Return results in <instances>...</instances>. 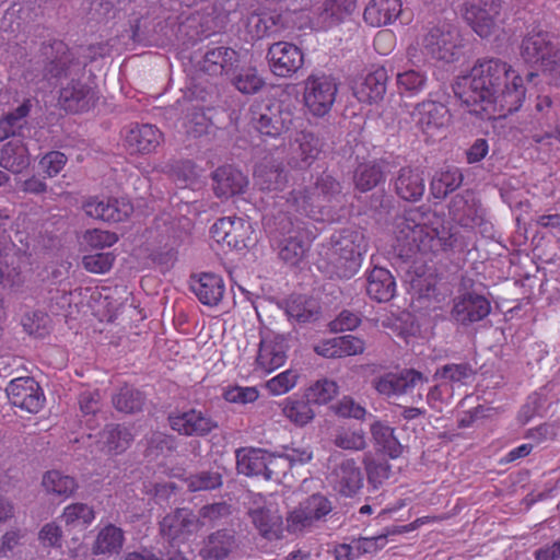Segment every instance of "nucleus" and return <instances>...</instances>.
<instances>
[{
	"mask_svg": "<svg viewBox=\"0 0 560 560\" xmlns=\"http://www.w3.org/2000/svg\"><path fill=\"white\" fill-rule=\"evenodd\" d=\"M454 91L466 109L483 120L505 118L517 112L526 97L523 77L499 58L478 59Z\"/></svg>",
	"mask_w": 560,
	"mask_h": 560,
	"instance_id": "f257e3e1",
	"label": "nucleus"
},
{
	"mask_svg": "<svg viewBox=\"0 0 560 560\" xmlns=\"http://www.w3.org/2000/svg\"><path fill=\"white\" fill-rule=\"evenodd\" d=\"M341 192V186L331 175L323 173L314 184L299 186L290 192L288 211L277 215L265 217L264 226L271 242L277 243L280 258L292 266L298 265L308 249L302 240L300 221H293L291 212L324 221Z\"/></svg>",
	"mask_w": 560,
	"mask_h": 560,
	"instance_id": "f03ea898",
	"label": "nucleus"
},
{
	"mask_svg": "<svg viewBox=\"0 0 560 560\" xmlns=\"http://www.w3.org/2000/svg\"><path fill=\"white\" fill-rule=\"evenodd\" d=\"M396 240L400 254H436L454 247L455 237L435 212L424 207L406 210L397 223Z\"/></svg>",
	"mask_w": 560,
	"mask_h": 560,
	"instance_id": "7ed1b4c3",
	"label": "nucleus"
},
{
	"mask_svg": "<svg viewBox=\"0 0 560 560\" xmlns=\"http://www.w3.org/2000/svg\"><path fill=\"white\" fill-rule=\"evenodd\" d=\"M369 243L360 229L347 228L334 234L318 264V269L329 278L350 279L360 269Z\"/></svg>",
	"mask_w": 560,
	"mask_h": 560,
	"instance_id": "20e7f679",
	"label": "nucleus"
},
{
	"mask_svg": "<svg viewBox=\"0 0 560 560\" xmlns=\"http://www.w3.org/2000/svg\"><path fill=\"white\" fill-rule=\"evenodd\" d=\"M299 119L296 105L291 101L255 103L250 106L252 125L265 137L282 136L294 128Z\"/></svg>",
	"mask_w": 560,
	"mask_h": 560,
	"instance_id": "39448f33",
	"label": "nucleus"
},
{
	"mask_svg": "<svg viewBox=\"0 0 560 560\" xmlns=\"http://www.w3.org/2000/svg\"><path fill=\"white\" fill-rule=\"evenodd\" d=\"M339 92L337 79L325 72L311 73L303 81L302 102L307 114L324 118L331 112Z\"/></svg>",
	"mask_w": 560,
	"mask_h": 560,
	"instance_id": "423d86ee",
	"label": "nucleus"
},
{
	"mask_svg": "<svg viewBox=\"0 0 560 560\" xmlns=\"http://www.w3.org/2000/svg\"><path fill=\"white\" fill-rule=\"evenodd\" d=\"M421 52L424 57L444 63L458 61L463 55V39L452 26L432 27L421 39Z\"/></svg>",
	"mask_w": 560,
	"mask_h": 560,
	"instance_id": "0eeeda50",
	"label": "nucleus"
},
{
	"mask_svg": "<svg viewBox=\"0 0 560 560\" xmlns=\"http://www.w3.org/2000/svg\"><path fill=\"white\" fill-rule=\"evenodd\" d=\"M211 237L231 249L242 250L253 243L252 223L241 217L230 215L218 219L210 229Z\"/></svg>",
	"mask_w": 560,
	"mask_h": 560,
	"instance_id": "6e6552de",
	"label": "nucleus"
},
{
	"mask_svg": "<svg viewBox=\"0 0 560 560\" xmlns=\"http://www.w3.org/2000/svg\"><path fill=\"white\" fill-rule=\"evenodd\" d=\"M289 343L283 335L266 334L261 336L254 361V372L268 375L283 366L288 359Z\"/></svg>",
	"mask_w": 560,
	"mask_h": 560,
	"instance_id": "1a4fd4ad",
	"label": "nucleus"
},
{
	"mask_svg": "<svg viewBox=\"0 0 560 560\" xmlns=\"http://www.w3.org/2000/svg\"><path fill=\"white\" fill-rule=\"evenodd\" d=\"M559 54L560 48L548 32H530L522 40L521 55L527 63L548 69L557 62Z\"/></svg>",
	"mask_w": 560,
	"mask_h": 560,
	"instance_id": "9d476101",
	"label": "nucleus"
},
{
	"mask_svg": "<svg viewBox=\"0 0 560 560\" xmlns=\"http://www.w3.org/2000/svg\"><path fill=\"white\" fill-rule=\"evenodd\" d=\"M270 71L278 78L293 77L304 65V52L289 42L273 43L267 51Z\"/></svg>",
	"mask_w": 560,
	"mask_h": 560,
	"instance_id": "9b49d317",
	"label": "nucleus"
},
{
	"mask_svg": "<svg viewBox=\"0 0 560 560\" xmlns=\"http://www.w3.org/2000/svg\"><path fill=\"white\" fill-rule=\"evenodd\" d=\"M203 523L189 509H176L161 522L160 528L164 537L173 542H186L202 528Z\"/></svg>",
	"mask_w": 560,
	"mask_h": 560,
	"instance_id": "f8f14e48",
	"label": "nucleus"
},
{
	"mask_svg": "<svg viewBox=\"0 0 560 560\" xmlns=\"http://www.w3.org/2000/svg\"><path fill=\"white\" fill-rule=\"evenodd\" d=\"M5 392L12 406L21 410L37 413L44 407V392L33 377H18L12 380Z\"/></svg>",
	"mask_w": 560,
	"mask_h": 560,
	"instance_id": "ddd939ff",
	"label": "nucleus"
},
{
	"mask_svg": "<svg viewBox=\"0 0 560 560\" xmlns=\"http://www.w3.org/2000/svg\"><path fill=\"white\" fill-rule=\"evenodd\" d=\"M83 210L90 218L104 222H122L133 212V206L127 198L90 197L83 203Z\"/></svg>",
	"mask_w": 560,
	"mask_h": 560,
	"instance_id": "4468645a",
	"label": "nucleus"
},
{
	"mask_svg": "<svg viewBox=\"0 0 560 560\" xmlns=\"http://www.w3.org/2000/svg\"><path fill=\"white\" fill-rule=\"evenodd\" d=\"M95 91L81 80H70L61 85L58 105L67 113L80 114L89 112L97 102Z\"/></svg>",
	"mask_w": 560,
	"mask_h": 560,
	"instance_id": "2eb2a0df",
	"label": "nucleus"
},
{
	"mask_svg": "<svg viewBox=\"0 0 560 560\" xmlns=\"http://www.w3.org/2000/svg\"><path fill=\"white\" fill-rule=\"evenodd\" d=\"M427 381L423 374L415 369H404L398 373H387L374 383L378 394L388 398L411 395L418 384Z\"/></svg>",
	"mask_w": 560,
	"mask_h": 560,
	"instance_id": "dca6fc26",
	"label": "nucleus"
},
{
	"mask_svg": "<svg viewBox=\"0 0 560 560\" xmlns=\"http://www.w3.org/2000/svg\"><path fill=\"white\" fill-rule=\"evenodd\" d=\"M412 116L421 131L430 137L446 128L451 121L447 106L432 100L417 104Z\"/></svg>",
	"mask_w": 560,
	"mask_h": 560,
	"instance_id": "f3484780",
	"label": "nucleus"
},
{
	"mask_svg": "<svg viewBox=\"0 0 560 560\" xmlns=\"http://www.w3.org/2000/svg\"><path fill=\"white\" fill-rule=\"evenodd\" d=\"M501 7L502 0H479L465 9L464 16L480 37L487 38L495 30Z\"/></svg>",
	"mask_w": 560,
	"mask_h": 560,
	"instance_id": "a211bd4d",
	"label": "nucleus"
},
{
	"mask_svg": "<svg viewBox=\"0 0 560 560\" xmlns=\"http://www.w3.org/2000/svg\"><path fill=\"white\" fill-rule=\"evenodd\" d=\"M450 215L462 228L474 230L485 225V210L472 192L456 195L450 205Z\"/></svg>",
	"mask_w": 560,
	"mask_h": 560,
	"instance_id": "6ab92c4d",
	"label": "nucleus"
},
{
	"mask_svg": "<svg viewBox=\"0 0 560 560\" xmlns=\"http://www.w3.org/2000/svg\"><path fill=\"white\" fill-rule=\"evenodd\" d=\"M168 422L174 431L186 436H205L217 428V422L209 415L196 408L171 413Z\"/></svg>",
	"mask_w": 560,
	"mask_h": 560,
	"instance_id": "aec40b11",
	"label": "nucleus"
},
{
	"mask_svg": "<svg viewBox=\"0 0 560 560\" xmlns=\"http://www.w3.org/2000/svg\"><path fill=\"white\" fill-rule=\"evenodd\" d=\"M491 312L490 301L475 292H467L454 301L453 318L462 325H469L485 319Z\"/></svg>",
	"mask_w": 560,
	"mask_h": 560,
	"instance_id": "412c9836",
	"label": "nucleus"
},
{
	"mask_svg": "<svg viewBox=\"0 0 560 560\" xmlns=\"http://www.w3.org/2000/svg\"><path fill=\"white\" fill-rule=\"evenodd\" d=\"M124 141L130 153L149 154L163 141L162 131L151 124H135L126 129Z\"/></svg>",
	"mask_w": 560,
	"mask_h": 560,
	"instance_id": "4be33fe9",
	"label": "nucleus"
},
{
	"mask_svg": "<svg viewBox=\"0 0 560 560\" xmlns=\"http://www.w3.org/2000/svg\"><path fill=\"white\" fill-rule=\"evenodd\" d=\"M213 192L220 199L242 195L248 187L247 176L232 165H222L212 172Z\"/></svg>",
	"mask_w": 560,
	"mask_h": 560,
	"instance_id": "5701e85b",
	"label": "nucleus"
},
{
	"mask_svg": "<svg viewBox=\"0 0 560 560\" xmlns=\"http://www.w3.org/2000/svg\"><path fill=\"white\" fill-rule=\"evenodd\" d=\"M389 75L384 66H378L352 86L354 97L364 104H373L383 100Z\"/></svg>",
	"mask_w": 560,
	"mask_h": 560,
	"instance_id": "b1692460",
	"label": "nucleus"
},
{
	"mask_svg": "<svg viewBox=\"0 0 560 560\" xmlns=\"http://www.w3.org/2000/svg\"><path fill=\"white\" fill-rule=\"evenodd\" d=\"M190 289L201 304L212 307L222 301L225 283L220 275L202 272L191 277Z\"/></svg>",
	"mask_w": 560,
	"mask_h": 560,
	"instance_id": "393cba45",
	"label": "nucleus"
},
{
	"mask_svg": "<svg viewBox=\"0 0 560 560\" xmlns=\"http://www.w3.org/2000/svg\"><path fill=\"white\" fill-rule=\"evenodd\" d=\"M362 470L353 459L342 460L332 472L334 488L343 497L355 495L363 487Z\"/></svg>",
	"mask_w": 560,
	"mask_h": 560,
	"instance_id": "a878e982",
	"label": "nucleus"
},
{
	"mask_svg": "<svg viewBox=\"0 0 560 560\" xmlns=\"http://www.w3.org/2000/svg\"><path fill=\"white\" fill-rule=\"evenodd\" d=\"M238 62L236 50L219 46L209 49L201 61V70L210 75L230 74Z\"/></svg>",
	"mask_w": 560,
	"mask_h": 560,
	"instance_id": "bb28decb",
	"label": "nucleus"
},
{
	"mask_svg": "<svg viewBox=\"0 0 560 560\" xmlns=\"http://www.w3.org/2000/svg\"><path fill=\"white\" fill-rule=\"evenodd\" d=\"M264 506L252 509L249 515L253 523L267 539H279L282 535V516L272 503H266Z\"/></svg>",
	"mask_w": 560,
	"mask_h": 560,
	"instance_id": "cd10ccee",
	"label": "nucleus"
},
{
	"mask_svg": "<svg viewBox=\"0 0 560 560\" xmlns=\"http://www.w3.org/2000/svg\"><path fill=\"white\" fill-rule=\"evenodd\" d=\"M357 8V0H324L317 12V23L330 28L343 23Z\"/></svg>",
	"mask_w": 560,
	"mask_h": 560,
	"instance_id": "c85d7f7f",
	"label": "nucleus"
},
{
	"mask_svg": "<svg viewBox=\"0 0 560 560\" xmlns=\"http://www.w3.org/2000/svg\"><path fill=\"white\" fill-rule=\"evenodd\" d=\"M366 293L380 303L390 301L396 293V281L392 272L382 267H374L368 275Z\"/></svg>",
	"mask_w": 560,
	"mask_h": 560,
	"instance_id": "c756f323",
	"label": "nucleus"
},
{
	"mask_svg": "<svg viewBox=\"0 0 560 560\" xmlns=\"http://www.w3.org/2000/svg\"><path fill=\"white\" fill-rule=\"evenodd\" d=\"M424 178L419 168H400L395 180L396 194L404 200L418 201L424 194Z\"/></svg>",
	"mask_w": 560,
	"mask_h": 560,
	"instance_id": "7c9ffc66",
	"label": "nucleus"
},
{
	"mask_svg": "<svg viewBox=\"0 0 560 560\" xmlns=\"http://www.w3.org/2000/svg\"><path fill=\"white\" fill-rule=\"evenodd\" d=\"M248 32L255 38H264L279 33L284 28L283 16L276 10L254 12L247 19Z\"/></svg>",
	"mask_w": 560,
	"mask_h": 560,
	"instance_id": "2f4dec72",
	"label": "nucleus"
},
{
	"mask_svg": "<svg viewBox=\"0 0 560 560\" xmlns=\"http://www.w3.org/2000/svg\"><path fill=\"white\" fill-rule=\"evenodd\" d=\"M401 13L400 0H371L366 5L364 21L374 27L393 23Z\"/></svg>",
	"mask_w": 560,
	"mask_h": 560,
	"instance_id": "473e14b6",
	"label": "nucleus"
},
{
	"mask_svg": "<svg viewBox=\"0 0 560 560\" xmlns=\"http://www.w3.org/2000/svg\"><path fill=\"white\" fill-rule=\"evenodd\" d=\"M234 546V534L228 529H219L207 537L199 553L202 560H224Z\"/></svg>",
	"mask_w": 560,
	"mask_h": 560,
	"instance_id": "72a5a7b5",
	"label": "nucleus"
},
{
	"mask_svg": "<svg viewBox=\"0 0 560 560\" xmlns=\"http://www.w3.org/2000/svg\"><path fill=\"white\" fill-rule=\"evenodd\" d=\"M125 542V534L120 527L107 524L101 528L92 545V553L95 556L112 557L118 555Z\"/></svg>",
	"mask_w": 560,
	"mask_h": 560,
	"instance_id": "f704fd0d",
	"label": "nucleus"
},
{
	"mask_svg": "<svg viewBox=\"0 0 560 560\" xmlns=\"http://www.w3.org/2000/svg\"><path fill=\"white\" fill-rule=\"evenodd\" d=\"M320 310L319 302L314 298L295 295L287 302L285 313L290 319L299 324H306L317 320Z\"/></svg>",
	"mask_w": 560,
	"mask_h": 560,
	"instance_id": "c9c22d12",
	"label": "nucleus"
},
{
	"mask_svg": "<svg viewBox=\"0 0 560 560\" xmlns=\"http://www.w3.org/2000/svg\"><path fill=\"white\" fill-rule=\"evenodd\" d=\"M311 401L306 398L290 396L279 402L282 416L296 427H304L310 423L315 412L311 407Z\"/></svg>",
	"mask_w": 560,
	"mask_h": 560,
	"instance_id": "e433bc0d",
	"label": "nucleus"
},
{
	"mask_svg": "<svg viewBox=\"0 0 560 560\" xmlns=\"http://www.w3.org/2000/svg\"><path fill=\"white\" fill-rule=\"evenodd\" d=\"M254 178L261 190L269 192L282 191L288 183L287 171L280 164L272 166L258 165L254 172Z\"/></svg>",
	"mask_w": 560,
	"mask_h": 560,
	"instance_id": "4c0bfd02",
	"label": "nucleus"
},
{
	"mask_svg": "<svg viewBox=\"0 0 560 560\" xmlns=\"http://www.w3.org/2000/svg\"><path fill=\"white\" fill-rule=\"evenodd\" d=\"M269 452L261 448H242L236 452L237 470L246 476H261L266 472Z\"/></svg>",
	"mask_w": 560,
	"mask_h": 560,
	"instance_id": "58836bf2",
	"label": "nucleus"
},
{
	"mask_svg": "<svg viewBox=\"0 0 560 560\" xmlns=\"http://www.w3.org/2000/svg\"><path fill=\"white\" fill-rule=\"evenodd\" d=\"M428 73L421 69H407L396 74L397 92L400 96L415 97L428 86Z\"/></svg>",
	"mask_w": 560,
	"mask_h": 560,
	"instance_id": "ea45409f",
	"label": "nucleus"
},
{
	"mask_svg": "<svg viewBox=\"0 0 560 560\" xmlns=\"http://www.w3.org/2000/svg\"><path fill=\"white\" fill-rule=\"evenodd\" d=\"M371 433L375 444L390 458H398L402 454L404 447L395 436L394 428L377 421L372 424Z\"/></svg>",
	"mask_w": 560,
	"mask_h": 560,
	"instance_id": "a19ab883",
	"label": "nucleus"
},
{
	"mask_svg": "<svg viewBox=\"0 0 560 560\" xmlns=\"http://www.w3.org/2000/svg\"><path fill=\"white\" fill-rule=\"evenodd\" d=\"M48 49L51 50V55L55 54V56L49 62L47 72L51 77L59 78L66 73L72 61L68 46L62 40L55 39L52 43L44 45L42 48L43 54L47 57L49 56Z\"/></svg>",
	"mask_w": 560,
	"mask_h": 560,
	"instance_id": "79ce46f5",
	"label": "nucleus"
},
{
	"mask_svg": "<svg viewBox=\"0 0 560 560\" xmlns=\"http://www.w3.org/2000/svg\"><path fill=\"white\" fill-rule=\"evenodd\" d=\"M145 401L142 392L130 385H124L113 396L114 407L125 413H135L141 411Z\"/></svg>",
	"mask_w": 560,
	"mask_h": 560,
	"instance_id": "37998d69",
	"label": "nucleus"
},
{
	"mask_svg": "<svg viewBox=\"0 0 560 560\" xmlns=\"http://www.w3.org/2000/svg\"><path fill=\"white\" fill-rule=\"evenodd\" d=\"M463 179V174L457 167L441 171L431 182V192L434 198H445L450 192H453L462 185Z\"/></svg>",
	"mask_w": 560,
	"mask_h": 560,
	"instance_id": "c03bdc74",
	"label": "nucleus"
},
{
	"mask_svg": "<svg viewBox=\"0 0 560 560\" xmlns=\"http://www.w3.org/2000/svg\"><path fill=\"white\" fill-rule=\"evenodd\" d=\"M42 483L47 492L63 498H69L78 489L77 480L59 470L47 471Z\"/></svg>",
	"mask_w": 560,
	"mask_h": 560,
	"instance_id": "a18cd8bd",
	"label": "nucleus"
},
{
	"mask_svg": "<svg viewBox=\"0 0 560 560\" xmlns=\"http://www.w3.org/2000/svg\"><path fill=\"white\" fill-rule=\"evenodd\" d=\"M385 179L383 166L377 163L361 164L355 170V187L361 191H369Z\"/></svg>",
	"mask_w": 560,
	"mask_h": 560,
	"instance_id": "49530a36",
	"label": "nucleus"
},
{
	"mask_svg": "<svg viewBox=\"0 0 560 560\" xmlns=\"http://www.w3.org/2000/svg\"><path fill=\"white\" fill-rule=\"evenodd\" d=\"M28 162L24 145H14L9 142L1 150L0 165L12 173H20Z\"/></svg>",
	"mask_w": 560,
	"mask_h": 560,
	"instance_id": "de8ad7c7",
	"label": "nucleus"
},
{
	"mask_svg": "<svg viewBox=\"0 0 560 560\" xmlns=\"http://www.w3.org/2000/svg\"><path fill=\"white\" fill-rule=\"evenodd\" d=\"M233 84L243 94H256L264 85L265 80L254 67L243 68L234 78Z\"/></svg>",
	"mask_w": 560,
	"mask_h": 560,
	"instance_id": "09e8293b",
	"label": "nucleus"
},
{
	"mask_svg": "<svg viewBox=\"0 0 560 560\" xmlns=\"http://www.w3.org/2000/svg\"><path fill=\"white\" fill-rule=\"evenodd\" d=\"M338 394L336 382L323 378L312 384L305 392V397L314 404L324 405L329 402Z\"/></svg>",
	"mask_w": 560,
	"mask_h": 560,
	"instance_id": "8fccbe9b",
	"label": "nucleus"
},
{
	"mask_svg": "<svg viewBox=\"0 0 560 560\" xmlns=\"http://www.w3.org/2000/svg\"><path fill=\"white\" fill-rule=\"evenodd\" d=\"M104 435L108 451L115 453L124 452L133 440L130 430L120 424L107 427L104 431Z\"/></svg>",
	"mask_w": 560,
	"mask_h": 560,
	"instance_id": "3c124183",
	"label": "nucleus"
},
{
	"mask_svg": "<svg viewBox=\"0 0 560 560\" xmlns=\"http://www.w3.org/2000/svg\"><path fill=\"white\" fill-rule=\"evenodd\" d=\"M299 373L295 370L288 369L268 380L265 384L266 389L272 396H281L293 389L299 381Z\"/></svg>",
	"mask_w": 560,
	"mask_h": 560,
	"instance_id": "603ef678",
	"label": "nucleus"
},
{
	"mask_svg": "<svg viewBox=\"0 0 560 560\" xmlns=\"http://www.w3.org/2000/svg\"><path fill=\"white\" fill-rule=\"evenodd\" d=\"M62 518L68 526H89L95 518L94 510L85 503H72L65 508Z\"/></svg>",
	"mask_w": 560,
	"mask_h": 560,
	"instance_id": "864d4df0",
	"label": "nucleus"
},
{
	"mask_svg": "<svg viewBox=\"0 0 560 560\" xmlns=\"http://www.w3.org/2000/svg\"><path fill=\"white\" fill-rule=\"evenodd\" d=\"M31 107V101L25 100L18 108L8 113L0 120L2 138L14 136L15 129L21 127V121L30 114Z\"/></svg>",
	"mask_w": 560,
	"mask_h": 560,
	"instance_id": "5fc2aeb1",
	"label": "nucleus"
},
{
	"mask_svg": "<svg viewBox=\"0 0 560 560\" xmlns=\"http://www.w3.org/2000/svg\"><path fill=\"white\" fill-rule=\"evenodd\" d=\"M49 316L40 311H33L24 315L22 325L24 330L36 338H44L49 332Z\"/></svg>",
	"mask_w": 560,
	"mask_h": 560,
	"instance_id": "6e6d98bb",
	"label": "nucleus"
},
{
	"mask_svg": "<svg viewBox=\"0 0 560 560\" xmlns=\"http://www.w3.org/2000/svg\"><path fill=\"white\" fill-rule=\"evenodd\" d=\"M222 398L230 404H253L258 400L259 390L256 386L232 385L223 389Z\"/></svg>",
	"mask_w": 560,
	"mask_h": 560,
	"instance_id": "4d7b16f0",
	"label": "nucleus"
},
{
	"mask_svg": "<svg viewBox=\"0 0 560 560\" xmlns=\"http://www.w3.org/2000/svg\"><path fill=\"white\" fill-rule=\"evenodd\" d=\"M474 375V370L468 363L445 364L436 371L435 377L446 380L453 384L464 385Z\"/></svg>",
	"mask_w": 560,
	"mask_h": 560,
	"instance_id": "13d9d810",
	"label": "nucleus"
},
{
	"mask_svg": "<svg viewBox=\"0 0 560 560\" xmlns=\"http://www.w3.org/2000/svg\"><path fill=\"white\" fill-rule=\"evenodd\" d=\"M300 504L306 515L311 516L312 524L324 518L332 510L331 502L322 494H313Z\"/></svg>",
	"mask_w": 560,
	"mask_h": 560,
	"instance_id": "bf43d9fd",
	"label": "nucleus"
},
{
	"mask_svg": "<svg viewBox=\"0 0 560 560\" xmlns=\"http://www.w3.org/2000/svg\"><path fill=\"white\" fill-rule=\"evenodd\" d=\"M222 486V477L218 472L202 471L187 478V488L191 492L213 490Z\"/></svg>",
	"mask_w": 560,
	"mask_h": 560,
	"instance_id": "052dcab7",
	"label": "nucleus"
},
{
	"mask_svg": "<svg viewBox=\"0 0 560 560\" xmlns=\"http://www.w3.org/2000/svg\"><path fill=\"white\" fill-rule=\"evenodd\" d=\"M115 255L113 253H96L85 255L82 259V265L85 270L93 273H106L108 272L114 262Z\"/></svg>",
	"mask_w": 560,
	"mask_h": 560,
	"instance_id": "680f3d73",
	"label": "nucleus"
},
{
	"mask_svg": "<svg viewBox=\"0 0 560 560\" xmlns=\"http://www.w3.org/2000/svg\"><path fill=\"white\" fill-rule=\"evenodd\" d=\"M290 469V463L284 454L269 453V458L266 460V472L264 478L267 480L279 481Z\"/></svg>",
	"mask_w": 560,
	"mask_h": 560,
	"instance_id": "e2e57ef3",
	"label": "nucleus"
},
{
	"mask_svg": "<svg viewBox=\"0 0 560 560\" xmlns=\"http://www.w3.org/2000/svg\"><path fill=\"white\" fill-rule=\"evenodd\" d=\"M335 444L343 450L360 451L365 447V436L362 430H342L335 439Z\"/></svg>",
	"mask_w": 560,
	"mask_h": 560,
	"instance_id": "0e129e2a",
	"label": "nucleus"
},
{
	"mask_svg": "<svg viewBox=\"0 0 560 560\" xmlns=\"http://www.w3.org/2000/svg\"><path fill=\"white\" fill-rule=\"evenodd\" d=\"M84 242L92 248H105L113 246L118 237L115 233L98 229L89 230L83 235Z\"/></svg>",
	"mask_w": 560,
	"mask_h": 560,
	"instance_id": "69168bd1",
	"label": "nucleus"
},
{
	"mask_svg": "<svg viewBox=\"0 0 560 560\" xmlns=\"http://www.w3.org/2000/svg\"><path fill=\"white\" fill-rule=\"evenodd\" d=\"M368 480L374 488L381 486L390 476V465L384 462L371 460L365 465Z\"/></svg>",
	"mask_w": 560,
	"mask_h": 560,
	"instance_id": "338daca9",
	"label": "nucleus"
},
{
	"mask_svg": "<svg viewBox=\"0 0 560 560\" xmlns=\"http://www.w3.org/2000/svg\"><path fill=\"white\" fill-rule=\"evenodd\" d=\"M40 166L44 172L49 176L58 175L67 163V156L60 151H51L45 154L40 160Z\"/></svg>",
	"mask_w": 560,
	"mask_h": 560,
	"instance_id": "774afa93",
	"label": "nucleus"
}]
</instances>
